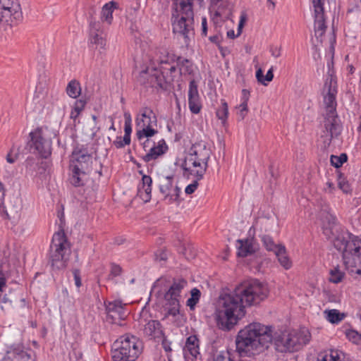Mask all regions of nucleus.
I'll list each match as a JSON object with an SVG mask.
<instances>
[{"mask_svg":"<svg viewBox=\"0 0 361 361\" xmlns=\"http://www.w3.org/2000/svg\"><path fill=\"white\" fill-rule=\"evenodd\" d=\"M149 66L140 72L138 81L146 87L166 90L178 75H190L192 63L177 56L166 46L155 47L149 54Z\"/></svg>","mask_w":361,"mask_h":361,"instance_id":"1","label":"nucleus"},{"mask_svg":"<svg viewBox=\"0 0 361 361\" xmlns=\"http://www.w3.org/2000/svg\"><path fill=\"white\" fill-rule=\"evenodd\" d=\"M273 338L272 329L252 323L241 329L235 338L236 351L240 356H252L267 349Z\"/></svg>","mask_w":361,"mask_h":361,"instance_id":"2","label":"nucleus"},{"mask_svg":"<svg viewBox=\"0 0 361 361\" xmlns=\"http://www.w3.org/2000/svg\"><path fill=\"white\" fill-rule=\"evenodd\" d=\"M245 307L236 288L232 291L221 292L214 312L218 327L224 331L231 329L245 316Z\"/></svg>","mask_w":361,"mask_h":361,"instance_id":"3","label":"nucleus"},{"mask_svg":"<svg viewBox=\"0 0 361 361\" xmlns=\"http://www.w3.org/2000/svg\"><path fill=\"white\" fill-rule=\"evenodd\" d=\"M323 94L326 114L324 121V130L321 136L324 138V145H329L332 139L341 134L342 128L336 111L337 82L336 77L331 73L325 81Z\"/></svg>","mask_w":361,"mask_h":361,"instance_id":"4","label":"nucleus"},{"mask_svg":"<svg viewBox=\"0 0 361 361\" xmlns=\"http://www.w3.org/2000/svg\"><path fill=\"white\" fill-rule=\"evenodd\" d=\"M211 154L212 150L205 142L200 141L193 144L182 164L183 175L202 179L207 169Z\"/></svg>","mask_w":361,"mask_h":361,"instance_id":"5","label":"nucleus"},{"mask_svg":"<svg viewBox=\"0 0 361 361\" xmlns=\"http://www.w3.org/2000/svg\"><path fill=\"white\" fill-rule=\"evenodd\" d=\"M334 247L342 253L343 263L347 268L361 265V240L348 231L336 235L332 239Z\"/></svg>","mask_w":361,"mask_h":361,"instance_id":"6","label":"nucleus"},{"mask_svg":"<svg viewBox=\"0 0 361 361\" xmlns=\"http://www.w3.org/2000/svg\"><path fill=\"white\" fill-rule=\"evenodd\" d=\"M311 338L310 331L306 329L290 332H282L273 336L272 341L276 351L291 353L300 350L307 344Z\"/></svg>","mask_w":361,"mask_h":361,"instance_id":"7","label":"nucleus"},{"mask_svg":"<svg viewBox=\"0 0 361 361\" xmlns=\"http://www.w3.org/2000/svg\"><path fill=\"white\" fill-rule=\"evenodd\" d=\"M142 350V343L137 337L124 335L113 344V361H135Z\"/></svg>","mask_w":361,"mask_h":361,"instance_id":"8","label":"nucleus"},{"mask_svg":"<svg viewBox=\"0 0 361 361\" xmlns=\"http://www.w3.org/2000/svg\"><path fill=\"white\" fill-rule=\"evenodd\" d=\"M235 288L245 307L259 304L269 294L267 286L255 279L245 280Z\"/></svg>","mask_w":361,"mask_h":361,"instance_id":"9","label":"nucleus"},{"mask_svg":"<svg viewBox=\"0 0 361 361\" xmlns=\"http://www.w3.org/2000/svg\"><path fill=\"white\" fill-rule=\"evenodd\" d=\"M71 254V245L63 231L54 234L50 245V261L53 268L61 269L66 267Z\"/></svg>","mask_w":361,"mask_h":361,"instance_id":"10","label":"nucleus"},{"mask_svg":"<svg viewBox=\"0 0 361 361\" xmlns=\"http://www.w3.org/2000/svg\"><path fill=\"white\" fill-rule=\"evenodd\" d=\"M187 285V281L183 279L174 280L168 291L164 294L166 306L169 314L176 316L179 314L180 293Z\"/></svg>","mask_w":361,"mask_h":361,"instance_id":"11","label":"nucleus"},{"mask_svg":"<svg viewBox=\"0 0 361 361\" xmlns=\"http://www.w3.org/2000/svg\"><path fill=\"white\" fill-rule=\"evenodd\" d=\"M314 11V35L320 42L323 41V35L326 30L324 4L326 0H311Z\"/></svg>","mask_w":361,"mask_h":361,"instance_id":"12","label":"nucleus"},{"mask_svg":"<svg viewBox=\"0 0 361 361\" xmlns=\"http://www.w3.org/2000/svg\"><path fill=\"white\" fill-rule=\"evenodd\" d=\"M159 190L164 195V199L169 204L179 203L180 188L173 183V176H164L160 179Z\"/></svg>","mask_w":361,"mask_h":361,"instance_id":"13","label":"nucleus"},{"mask_svg":"<svg viewBox=\"0 0 361 361\" xmlns=\"http://www.w3.org/2000/svg\"><path fill=\"white\" fill-rule=\"evenodd\" d=\"M22 12L18 0H0V20L12 22L20 20Z\"/></svg>","mask_w":361,"mask_h":361,"instance_id":"14","label":"nucleus"},{"mask_svg":"<svg viewBox=\"0 0 361 361\" xmlns=\"http://www.w3.org/2000/svg\"><path fill=\"white\" fill-rule=\"evenodd\" d=\"M31 149L39 154L43 158H47L51 153V142L42 136L41 130H35L30 133Z\"/></svg>","mask_w":361,"mask_h":361,"instance_id":"15","label":"nucleus"},{"mask_svg":"<svg viewBox=\"0 0 361 361\" xmlns=\"http://www.w3.org/2000/svg\"><path fill=\"white\" fill-rule=\"evenodd\" d=\"M319 216L324 224V234L329 239H333L336 236L334 231L336 228V217L331 213V208L326 202L322 205L319 212Z\"/></svg>","mask_w":361,"mask_h":361,"instance_id":"16","label":"nucleus"},{"mask_svg":"<svg viewBox=\"0 0 361 361\" xmlns=\"http://www.w3.org/2000/svg\"><path fill=\"white\" fill-rule=\"evenodd\" d=\"M107 320L112 323L122 326L121 323L127 317L124 305L120 300L109 302L106 305Z\"/></svg>","mask_w":361,"mask_h":361,"instance_id":"17","label":"nucleus"},{"mask_svg":"<svg viewBox=\"0 0 361 361\" xmlns=\"http://www.w3.org/2000/svg\"><path fill=\"white\" fill-rule=\"evenodd\" d=\"M91 155L85 149H75L71 155V168L78 166L83 171H87L89 163L91 161Z\"/></svg>","mask_w":361,"mask_h":361,"instance_id":"18","label":"nucleus"},{"mask_svg":"<svg viewBox=\"0 0 361 361\" xmlns=\"http://www.w3.org/2000/svg\"><path fill=\"white\" fill-rule=\"evenodd\" d=\"M189 109L192 114H198L201 110V103L197 90V85L194 80H191L188 90Z\"/></svg>","mask_w":361,"mask_h":361,"instance_id":"19","label":"nucleus"},{"mask_svg":"<svg viewBox=\"0 0 361 361\" xmlns=\"http://www.w3.org/2000/svg\"><path fill=\"white\" fill-rule=\"evenodd\" d=\"M168 150V146L164 140L161 139L157 144L154 142L153 146L150 147L149 152L143 157L145 162H149L155 160L164 154Z\"/></svg>","mask_w":361,"mask_h":361,"instance_id":"20","label":"nucleus"},{"mask_svg":"<svg viewBox=\"0 0 361 361\" xmlns=\"http://www.w3.org/2000/svg\"><path fill=\"white\" fill-rule=\"evenodd\" d=\"M141 331L145 336L149 339L160 338L162 336L161 326L157 320H149L142 324Z\"/></svg>","mask_w":361,"mask_h":361,"instance_id":"21","label":"nucleus"},{"mask_svg":"<svg viewBox=\"0 0 361 361\" xmlns=\"http://www.w3.org/2000/svg\"><path fill=\"white\" fill-rule=\"evenodd\" d=\"M157 125V118L154 112L149 109H144L136 118L137 128L150 127Z\"/></svg>","mask_w":361,"mask_h":361,"instance_id":"22","label":"nucleus"},{"mask_svg":"<svg viewBox=\"0 0 361 361\" xmlns=\"http://www.w3.org/2000/svg\"><path fill=\"white\" fill-rule=\"evenodd\" d=\"M152 180L150 176L144 175L142 178V185L138 186L137 195L145 202L151 200Z\"/></svg>","mask_w":361,"mask_h":361,"instance_id":"23","label":"nucleus"},{"mask_svg":"<svg viewBox=\"0 0 361 361\" xmlns=\"http://www.w3.org/2000/svg\"><path fill=\"white\" fill-rule=\"evenodd\" d=\"M228 4L226 0L211 1V11L214 12L213 20L217 17H227L229 14L228 10Z\"/></svg>","mask_w":361,"mask_h":361,"instance_id":"24","label":"nucleus"},{"mask_svg":"<svg viewBox=\"0 0 361 361\" xmlns=\"http://www.w3.org/2000/svg\"><path fill=\"white\" fill-rule=\"evenodd\" d=\"M185 355L190 354L192 357L197 358L200 355L199 340L195 335L190 336L184 347Z\"/></svg>","mask_w":361,"mask_h":361,"instance_id":"25","label":"nucleus"},{"mask_svg":"<svg viewBox=\"0 0 361 361\" xmlns=\"http://www.w3.org/2000/svg\"><path fill=\"white\" fill-rule=\"evenodd\" d=\"M238 255L245 257L255 252L252 242L248 240H238Z\"/></svg>","mask_w":361,"mask_h":361,"instance_id":"26","label":"nucleus"},{"mask_svg":"<svg viewBox=\"0 0 361 361\" xmlns=\"http://www.w3.org/2000/svg\"><path fill=\"white\" fill-rule=\"evenodd\" d=\"M117 8V3L111 1L106 4L101 12V19L103 22H106L107 24H111L113 20V12Z\"/></svg>","mask_w":361,"mask_h":361,"instance_id":"27","label":"nucleus"},{"mask_svg":"<svg viewBox=\"0 0 361 361\" xmlns=\"http://www.w3.org/2000/svg\"><path fill=\"white\" fill-rule=\"evenodd\" d=\"M152 127L153 126L145 127L138 128L137 130L136 135L138 140H140L144 137L147 138V140L143 143V147L145 151L147 150V147H149L150 140H149V137H151L157 133V130H154Z\"/></svg>","mask_w":361,"mask_h":361,"instance_id":"28","label":"nucleus"},{"mask_svg":"<svg viewBox=\"0 0 361 361\" xmlns=\"http://www.w3.org/2000/svg\"><path fill=\"white\" fill-rule=\"evenodd\" d=\"M72 170V176L70 178L71 183L75 187H80L84 185L85 180L84 178L86 176V171H83L81 169H79L78 166H74V168H71Z\"/></svg>","mask_w":361,"mask_h":361,"instance_id":"29","label":"nucleus"},{"mask_svg":"<svg viewBox=\"0 0 361 361\" xmlns=\"http://www.w3.org/2000/svg\"><path fill=\"white\" fill-rule=\"evenodd\" d=\"M250 92L248 90L243 89L242 90V98L241 103L238 106V109H239L238 115L241 120L244 119L245 116L247 114L248 108H247V102L249 100Z\"/></svg>","mask_w":361,"mask_h":361,"instance_id":"30","label":"nucleus"},{"mask_svg":"<svg viewBox=\"0 0 361 361\" xmlns=\"http://www.w3.org/2000/svg\"><path fill=\"white\" fill-rule=\"evenodd\" d=\"M275 255L277 257L280 264L286 269H289L291 267L292 262L286 255L285 246H283L280 250H278V252H276Z\"/></svg>","mask_w":361,"mask_h":361,"instance_id":"31","label":"nucleus"},{"mask_svg":"<svg viewBox=\"0 0 361 361\" xmlns=\"http://www.w3.org/2000/svg\"><path fill=\"white\" fill-rule=\"evenodd\" d=\"M67 94L72 98H77L81 92L80 85L76 80H71L66 87Z\"/></svg>","mask_w":361,"mask_h":361,"instance_id":"32","label":"nucleus"},{"mask_svg":"<svg viewBox=\"0 0 361 361\" xmlns=\"http://www.w3.org/2000/svg\"><path fill=\"white\" fill-rule=\"evenodd\" d=\"M324 314H326V319L332 324H338L345 317L344 313H341L338 310L335 309L325 311Z\"/></svg>","mask_w":361,"mask_h":361,"instance_id":"33","label":"nucleus"},{"mask_svg":"<svg viewBox=\"0 0 361 361\" xmlns=\"http://www.w3.org/2000/svg\"><path fill=\"white\" fill-rule=\"evenodd\" d=\"M262 241L263 243L264 246L268 251H271L274 254L278 252V250H280L283 245L276 244L272 238L269 235H264L262 236Z\"/></svg>","mask_w":361,"mask_h":361,"instance_id":"34","label":"nucleus"},{"mask_svg":"<svg viewBox=\"0 0 361 361\" xmlns=\"http://www.w3.org/2000/svg\"><path fill=\"white\" fill-rule=\"evenodd\" d=\"M216 115L223 124L226 123L228 115V108L224 99L221 100V105L216 109Z\"/></svg>","mask_w":361,"mask_h":361,"instance_id":"35","label":"nucleus"},{"mask_svg":"<svg viewBox=\"0 0 361 361\" xmlns=\"http://www.w3.org/2000/svg\"><path fill=\"white\" fill-rule=\"evenodd\" d=\"M90 37L92 44H95L97 47L105 49L106 44L105 33L90 34Z\"/></svg>","mask_w":361,"mask_h":361,"instance_id":"36","label":"nucleus"},{"mask_svg":"<svg viewBox=\"0 0 361 361\" xmlns=\"http://www.w3.org/2000/svg\"><path fill=\"white\" fill-rule=\"evenodd\" d=\"M191 297L187 300V305L190 307V310H193L199 302L201 293L199 289L194 288L190 291Z\"/></svg>","mask_w":361,"mask_h":361,"instance_id":"37","label":"nucleus"},{"mask_svg":"<svg viewBox=\"0 0 361 361\" xmlns=\"http://www.w3.org/2000/svg\"><path fill=\"white\" fill-rule=\"evenodd\" d=\"M345 274L338 268H334L330 271L329 281L334 283H340L344 278Z\"/></svg>","mask_w":361,"mask_h":361,"instance_id":"38","label":"nucleus"},{"mask_svg":"<svg viewBox=\"0 0 361 361\" xmlns=\"http://www.w3.org/2000/svg\"><path fill=\"white\" fill-rule=\"evenodd\" d=\"M348 157L345 154H341L339 156L331 155L330 157V161L332 166L336 168L341 167L343 163L347 161Z\"/></svg>","mask_w":361,"mask_h":361,"instance_id":"39","label":"nucleus"},{"mask_svg":"<svg viewBox=\"0 0 361 361\" xmlns=\"http://www.w3.org/2000/svg\"><path fill=\"white\" fill-rule=\"evenodd\" d=\"M338 188L344 192V193H350L352 191V188L350 187V185L349 184L348 181L345 180V178L342 177L341 176H339L338 178Z\"/></svg>","mask_w":361,"mask_h":361,"instance_id":"40","label":"nucleus"},{"mask_svg":"<svg viewBox=\"0 0 361 361\" xmlns=\"http://www.w3.org/2000/svg\"><path fill=\"white\" fill-rule=\"evenodd\" d=\"M90 34L104 33V28L100 21L90 23Z\"/></svg>","mask_w":361,"mask_h":361,"instance_id":"41","label":"nucleus"},{"mask_svg":"<svg viewBox=\"0 0 361 361\" xmlns=\"http://www.w3.org/2000/svg\"><path fill=\"white\" fill-rule=\"evenodd\" d=\"M346 337L349 339V341L353 343H359L361 341V334L358 333L355 330H348L345 333Z\"/></svg>","mask_w":361,"mask_h":361,"instance_id":"42","label":"nucleus"},{"mask_svg":"<svg viewBox=\"0 0 361 361\" xmlns=\"http://www.w3.org/2000/svg\"><path fill=\"white\" fill-rule=\"evenodd\" d=\"M196 179L190 185H188L185 189V192L188 195H190L192 193H193L195 190L197 188V186H198V181L200 180V179H198L197 177H195Z\"/></svg>","mask_w":361,"mask_h":361,"instance_id":"43","label":"nucleus"},{"mask_svg":"<svg viewBox=\"0 0 361 361\" xmlns=\"http://www.w3.org/2000/svg\"><path fill=\"white\" fill-rule=\"evenodd\" d=\"M121 267L116 264H111V271L109 274V277H116L121 274Z\"/></svg>","mask_w":361,"mask_h":361,"instance_id":"44","label":"nucleus"},{"mask_svg":"<svg viewBox=\"0 0 361 361\" xmlns=\"http://www.w3.org/2000/svg\"><path fill=\"white\" fill-rule=\"evenodd\" d=\"M18 157V153L15 152V149H11L8 154L6 155V161L10 163H14Z\"/></svg>","mask_w":361,"mask_h":361,"instance_id":"45","label":"nucleus"},{"mask_svg":"<svg viewBox=\"0 0 361 361\" xmlns=\"http://www.w3.org/2000/svg\"><path fill=\"white\" fill-rule=\"evenodd\" d=\"M72 272L74 277L75 284L77 288H80L82 286L80 270L74 269Z\"/></svg>","mask_w":361,"mask_h":361,"instance_id":"46","label":"nucleus"},{"mask_svg":"<svg viewBox=\"0 0 361 361\" xmlns=\"http://www.w3.org/2000/svg\"><path fill=\"white\" fill-rule=\"evenodd\" d=\"M6 274L2 269V266L0 265V293L3 291V288L6 287Z\"/></svg>","mask_w":361,"mask_h":361,"instance_id":"47","label":"nucleus"},{"mask_svg":"<svg viewBox=\"0 0 361 361\" xmlns=\"http://www.w3.org/2000/svg\"><path fill=\"white\" fill-rule=\"evenodd\" d=\"M270 51L271 53V55L275 58H279L281 55V47L272 46L270 48Z\"/></svg>","mask_w":361,"mask_h":361,"instance_id":"48","label":"nucleus"},{"mask_svg":"<svg viewBox=\"0 0 361 361\" xmlns=\"http://www.w3.org/2000/svg\"><path fill=\"white\" fill-rule=\"evenodd\" d=\"M256 78L259 82L262 83L264 85H267V82H264V77L263 75V71L261 68H259L256 71Z\"/></svg>","mask_w":361,"mask_h":361,"instance_id":"49","label":"nucleus"},{"mask_svg":"<svg viewBox=\"0 0 361 361\" xmlns=\"http://www.w3.org/2000/svg\"><path fill=\"white\" fill-rule=\"evenodd\" d=\"M226 358L222 353H217L214 355L212 360L209 361H226Z\"/></svg>","mask_w":361,"mask_h":361,"instance_id":"50","label":"nucleus"},{"mask_svg":"<svg viewBox=\"0 0 361 361\" xmlns=\"http://www.w3.org/2000/svg\"><path fill=\"white\" fill-rule=\"evenodd\" d=\"M207 35V22L206 18H202V35L206 36Z\"/></svg>","mask_w":361,"mask_h":361,"instance_id":"51","label":"nucleus"},{"mask_svg":"<svg viewBox=\"0 0 361 361\" xmlns=\"http://www.w3.org/2000/svg\"><path fill=\"white\" fill-rule=\"evenodd\" d=\"M85 104H86V102L85 100L79 99L75 102L74 107H75L76 109H78L80 111H82Z\"/></svg>","mask_w":361,"mask_h":361,"instance_id":"52","label":"nucleus"},{"mask_svg":"<svg viewBox=\"0 0 361 361\" xmlns=\"http://www.w3.org/2000/svg\"><path fill=\"white\" fill-rule=\"evenodd\" d=\"M166 258H167V255L163 250H160L159 253H156L155 254V259H156V260H160V261L166 260Z\"/></svg>","mask_w":361,"mask_h":361,"instance_id":"53","label":"nucleus"},{"mask_svg":"<svg viewBox=\"0 0 361 361\" xmlns=\"http://www.w3.org/2000/svg\"><path fill=\"white\" fill-rule=\"evenodd\" d=\"M245 19H246V18H245V16H240V21H239V23H238V35H237V36L240 35L242 28L244 26V23H245Z\"/></svg>","mask_w":361,"mask_h":361,"instance_id":"54","label":"nucleus"},{"mask_svg":"<svg viewBox=\"0 0 361 361\" xmlns=\"http://www.w3.org/2000/svg\"><path fill=\"white\" fill-rule=\"evenodd\" d=\"M81 111H80L73 106V109L71 110V115H70L71 118L75 120L78 117V116L80 115Z\"/></svg>","mask_w":361,"mask_h":361,"instance_id":"55","label":"nucleus"},{"mask_svg":"<svg viewBox=\"0 0 361 361\" xmlns=\"http://www.w3.org/2000/svg\"><path fill=\"white\" fill-rule=\"evenodd\" d=\"M114 145L117 148H122L126 145V144H123V140L121 137H117L116 140L114 141Z\"/></svg>","mask_w":361,"mask_h":361,"instance_id":"56","label":"nucleus"},{"mask_svg":"<svg viewBox=\"0 0 361 361\" xmlns=\"http://www.w3.org/2000/svg\"><path fill=\"white\" fill-rule=\"evenodd\" d=\"M274 74H273V68L271 67L267 73L264 77V82H271L273 80Z\"/></svg>","mask_w":361,"mask_h":361,"instance_id":"57","label":"nucleus"},{"mask_svg":"<svg viewBox=\"0 0 361 361\" xmlns=\"http://www.w3.org/2000/svg\"><path fill=\"white\" fill-rule=\"evenodd\" d=\"M334 188L335 187L334 183L332 182L328 181L326 184V188H324V190L329 192H332Z\"/></svg>","mask_w":361,"mask_h":361,"instance_id":"58","label":"nucleus"},{"mask_svg":"<svg viewBox=\"0 0 361 361\" xmlns=\"http://www.w3.org/2000/svg\"><path fill=\"white\" fill-rule=\"evenodd\" d=\"M209 40L212 42V43H214V44H219L220 42V37L219 35H213V36H211L209 37Z\"/></svg>","mask_w":361,"mask_h":361,"instance_id":"59","label":"nucleus"},{"mask_svg":"<svg viewBox=\"0 0 361 361\" xmlns=\"http://www.w3.org/2000/svg\"><path fill=\"white\" fill-rule=\"evenodd\" d=\"M0 216L4 219H10V216H9V214H8V212L1 208H0Z\"/></svg>","mask_w":361,"mask_h":361,"instance_id":"60","label":"nucleus"},{"mask_svg":"<svg viewBox=\"0 0 361 361\" xmlns=\"http://www.w3.org/2000/svg\"><path fill=\"white\" fill-rule=\"evenodd\" d=\"M124 131H125L126 134H129V135H130V133L132 132V128H131L130 124L128 123L127 121H126V123H125Z\"/></svg>","mask_w":361,"mask_h":361,"instance_id":"61","label":"nucleus"},{"mask_svg":"<svg viewBox=\"0 0 361 361\" xmlns=\"http://www.w3.org/2000/svg\"><path fill=\"white\" fill-rule=\"evenodd\" d=\"M122 139L123 140V144L129 145L130 142V135L125 133Z\"/></svg>","mask_w":361,"mask_h":361,"instance_id":"62","label":"nucleus"},{"mask_svg":"<svg viewBox=\"0 0 361 361\" xmlns=\"http://www.w3.org/2000/svg\"><path fill=\"white\" fill-rule=\"evenodd\" d=\"M227 36H228V37H229L231 39H234L235 37L234 30H228L227 32Z\"/></svg>","mask_w":361,"mask_h":361,"instance_id":"63","label":"nucleus"},{"mask_svg":"<svg viewBox=\"0 0 361 361\" xmlns=\"http://www.w3.org/2000/svg\"><path fill=\"white\" fill-rule=\"evenodd\" d=\"M357 131L359 133H361V115H360V123H359V126L357 127Z\"/></svg>","mask_w":361,"mask_h":361,"instance_id":"64","label":"nucleus"}]
</instances>
